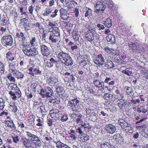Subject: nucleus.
<instances>
[{
	"instance_id": "nucleus-19",
	"label": "nucleus",
	"mask_w": 148,
	"mask_h": 148,
	"mask_svg": "<svg viewBox=\"0 0 148 148\" xmlns=\"http://www.w3.org/2000/svg\"><path fill=\"white\" fill-rule=\"evenodd\" d=\"M56 91L57 94L59 95H62L64 96L65 95V90L64 88L62 86H58L56 88Z\"/></svg>"
},
{
	"instance_id": "nucleus-45",
	"label": "nucleus",
	"mask_w": 148,
	"mask_h": 148,
	"mask_svg": "<svg viewBox=\"0 0 148 148\" xmlns=\"http://www.w3.org/2000/svg\"><path fill=\"white\" fill-rule=\"evenodd\" d=\"M5 100L2 98H0V109L3 110L4 108Z\"/></svg>"
},
{
	"instance_id": "nucleus-30",
	"label": "nucleus",
	"mask_w": 148,
	"mask_h": 148,
	"mask_svg": "<svg viewBox=\"0 0 148 148\" xmlns=\"http://www.w3.org/2000/svg\"><path fill=\"white\" fill-rule=\"evenodd\" d=\"M101 148H113L114 146L109 143L106 142L103 143L100 145Z\"/></svg>"
},
{
	"instance_id": "nucleus-47",
	"label": "nucleus",
	"mask_w": 148,
	"mask_h": 148,
	"mask_svg": "<svg viewBox=\"0 0 148 148\" xmlns=\"http://www.w3.org/2000/svg\"><path fill=\"white\" fill-rule=\"evenodd\" d=\"M60 118V120L61 121L63 122L66 121L68 119V115L67 114L63 115L62 114V115L61 116Z\"/></svg>"
},
{
	"instance_id": "nucleus-48",
	"label": "nucleus",
	"mask_w": 148,
	"mask_h": 148,
	"mask_svg": "<svg viewBox=\"0 0 148 148\" xmlns=\"http://www.w3.org/2000/svg\"><path fill=\"white\" fill-rule=\"evenodd\" d=\"M105 88H107V90H108L109 92H110L111 90V88L108 86H104V84H103V87H102V88H101L100 89H99L98 90L99 91H101V92H102L103 93H104L105 91H103L104 89Z\"/></svg>"
},
{
	"instance_id": "nucleus-21",
	"label": "nucleus",
	"mask_w": 148,
	"mask_h": 148,
	"mask_svg": "<svg viewBox=\"0 0 148 148\" xmlns=\"http://www.w3.org/2000/svg\"><path fill=\"white\" fill-rule=\"evenodd\" d=\"M114 66V64L112 61L108 60L105 63V67L107 69H112Z\"/></svg>"
},
{
	"instance_id": "nucleus-27",
	"label": "nucleus",
	"mask_w": 148,
	"mask_h": 148,
	"mask_svg": "<svg viewBox=\"0 0 148 148\" xmlns=\"http://www.w3.org/2000/svg\"><path fill=\"white\" fill-rule=\"evenodd\" d=\"M33 143L34 144L35 146L37 147H40L42 146V143L39 138L38 137L33 141Z\"/></svg>"
},
{
	"instance_id": "nucleus-4",
	"label": "nucleus",
	"mask_w": 148,
	"mask_h": 148,
	"mask_svg": "<svg viewBox=\"0 0 148 148\" xmlns=\"http://www.w3.org/2000/svg\"><path fill=\"white\" fill-rule=\"evenodd\" d=\"M118 123L121 126V127L123 131L127 132L132 133V127L131 125L123 119H120L118 121Z\"/></svg>"
},
{
	"instance_id": "nucleus-7",
	"label": "nucleus",
	"mask_w": 148,
	"mask_h": 148,
	"mask_svg": "<svg viewBox=\"0 0 148 148\" xmlns=\"http://www.w3.org/2000/svg\"><path fill=\"white\" fill-rule=\"evenodd\" d=\"M94 6L96 9L94 12H96L97 14L103 12L106 7V5L103 4V3L100 1H97L95 5H94Z\"/></svg>"
},
{
	"instance_id": "nucleus-57",
	"label": "nucleus",
	"mask_w": 148,
	"mask_h": 148,
	"mask_svg": "<svg viewBox=\"0 0 148 148\" xmlns=\"http://www.w3.org/2000/svg\"><path fill=\"white\" fill-rule=\"evenodd\" d=\"M36 38L35 37H32L30 41V43L32 47H33L35 45L34 43L36 42Z\"/></svg>"
},
{
	"instance_id": "nucleus-8",
	"label": "nucleus",
	"mask_w": 148,
	"mask_h": 148,
	"mask_svg": "<svg viewBox=\"0 0 148 148\" xmlns=\"http://www.w3.org/2000/svg\"><path fill=\"white\" fill-rule=\"evenodd\" d=\"M62 112L57 109H53L50 111L49 113L51 116L55 120H59L60 119L62 115Z\"/></svg>"
},
{
	"instance_id": "nucleus-54",
	"label": "nucleus",
	"mask_w": 148,
	"mask_h": 148,
	"mask_svg": "<svg viewBox=\"0 0 148 148\" xmlns=\"http://www.w3.org/2000/svg\"><path fill=\"white\" fill-rule=\"evenodd\" d=\"M22 28H24L25 27H30V24L29 22L21 24Z\"/></svg>"
},
{
	"instance_id": "nucleus-2",
	"label": "nucleus",
	"mask_w": 148,
	"mask_h": 148,
	"mask_svg": "<svg viewBox=\"0 0 148 148\" xmlns=\"http://www.w3.org/2000/svg\"><path fill=\"white\" fill-rule=\"evenodd\" d=\"M67 106L68 108L72 111L77 112H80L82 107V105L80 103V101L76 98L69 101Z\"/></svg>"
},
{
	"instance_id": "nucleus-23",
	"label": "nucleus",
	"mask_w": 148,
	"mask_h": 148,
	"mask_svg": "<svg viewBox=\"0 0 148 148\" xmlns=\"http://www.w3.org/2000/svg\"><path fill=\"white\" fill-rule=\"evenodd\" d=\"M106 39L108 41L110 42L112 44L114 43L115 41V37L113 35L111 34H108L106 37Z\"/></svg>"
},
{
	"instance_id": "nucleus-28",
	"label": "nucleus",
	"mask_w": 148,
	"mask_h": 148,
	"mask_svg": "<svg viewBox=\"0 0 148 148\" xmlns=\"http://www.w3.org/2000/svg\"><path fill=\"white\" fill-rule=\"evenodd\" d=\"M103 24L106 27L108 28L110 27L112 25V21L110 18H108L104 22Z\"/></svg>"
},
{
	"instance_id": "nucleus-3",
	"label": "nucleus",
	"mask_w": 148,
	"mask_h": 148,
	"mask_svg": "<svg viewBox=\"0 0 148 148\" xmlns=\"http://www.w3.org/2000/svg\"><path fill=\"white\" fill-rule=\"evenodd\" d=\"M36 49L31 46L29 44L25 45L23 48V51L24 54L29 57L34 56L36 55Z\"/></svg>"
},
{
	"instance_id": "nucleus-44",
	"label": "nucleus",
	"mask_w": 148,
	"mask_h": 148,
	"mask_svg": "<svg viewBox=\"0 0 148 148\" xmlns=\"http://www.w3.org/2000/svg\"><path fill=\"white\" fill-rule=\"evenodd\" d=\"M46 32L47 31H43L42 33V36H40V38L41 39L42 41L45 42H46L45 37Z\"/></svg>"
},
{
	"instance_id": "nucleus-15",
	"label": "nucleus",
	"mask_w": 148,
	"mask_h": 148,
	"mask_svg": "<svg viewBox=\"0 0 148 148\" xmlns=\"http://www.w3.org/2000/svg\"><path fill=\"white\" fill-rule=\"evenodd\" d=\"M58 61L55 60L54 58H51L49 59L47 63L46 62V64L45 65L49 68H51L53 67L54 64L58 63Z\"/></svg>"
},
{
	"instance_id": "nucleus-38",
	"label": "nucleus",
	"mask_w": 148,
	"mask_h": 148,
	"mask_svg": "<svg viewBox=\"0 0 148 148\" xmlns=\"http://www.w3.org/2000/svg\"><path fill=\"white\" fill-rule=\"evenodd\" d=\"M120 52L118 50H114L113 49H111V51L110 54L111 55L114 56H118L120 54Z\"/></svg>"
},
{
	"instance_id": "nucleus-42",
	"label": "nucleus",
	"mask_w": 148,
	"mask_h": 148,
	"mask_svg": "<svg viewBox=\"0 0 148 148\" xmlns=\"http://www.w3.org/2000/svg\"><path fill=\"white\" fill-rule=\"evenodd\" d=\"M92 10L88 8V9L86 10V11L85 14V16L86 17L88 16H89V17L91 18L92 16Z\"/></svg>"
},
{
	"instance_id": "nucleus-10",
	"label": "nucleus",
	"mask_w": 148,
	"mask_h": 148,
	"mask_svg": "<svg viewBox=\"0 0 148 148\" xmlns=\"http://www.w3.org/2000/svg\"><path fill=\"white\" fill-rule=\"evenodd\" d=\"M105 130L109 134H113L115 132L116 129L115 126L111 124H109L106 125Z\"/></svg>"
},
{
	"instance_id": "nucleus-55",
	"label": "nucleus",
	"mask_w": 148,
	"mask_h": 148,
	"mask_svg": "<svg viewBox=\"0 0 148 148\" xmlns=\"http://www.w3.org/2000/svg\"><path fill=\"white\" fill-rule=\"evenodd\" d=\"M111 49L112 48H110L108 47H104V50L106 53L110 54Z\"/></svg>"
},
{
	"instance_id": "nucleus-37",
	"label": "nucleus",
	"mask_w": 148,
	"mask_h": 148,
	"mask_svg": "<svg viewBox=\"0 0 148 148\" xmlns=\"http://www.w3.org/2000/svg\"><path fill=\"white\" fill-rule=\"evenodd\" d=\"M53 35H55L57 37H60V30L58 27H56L55 29L53 30Z\"/></svg>"
},
{
	"instance_id": "nucleus-50",
	"label": "nucleus",
	"mask_w": 148,
	"mask_h": 148,
	"mask_svg": "<svg viewBox=\"0 0 148 148\" xmlns=\"http://www.w3.org/2000/svg\"><path fill=\"white\" fill-rule=\"evenodd\" d=\"M19 137L17 135L15 136H12L13 141L14 143H16L19 141Z\"/></svg>"
},
{
	"instance_id": "nucleus-6",
	"label": "nucleus",
	"mask_w": 148,
	"mask_h": 148,
	"mask_svg": "<svg viewBox=\"0 0 148 148\" xmlns=\"http://www.w3.org/2000/svg\"><path fill=\"white\" fill-rule=\"evenodd\" d=\"M22 143L23 147L25 148H35V146L29 139L26 137L21 138L20 140Z\"/></svg>"
},
{
	"instance_id": "nucleus-64",
	"label": "nucleus",
	"mask_w": 148,
	"mask_h": 148,
	"mask_svg": "<svg viewBox=\"0 0 148 148\" xmlns=\"http://www.w3.org/2000/svg\"><path fill=\"white\" fill-rule=\"evenodd\" d=\"M37 121L38 122V123L37 124V125L38 126H41L42 125L43 121L41 120L40 119H38L37 120Z\"/></svg>"
},
{
	"instance_id": "nucleus-63",
	"label": "nucleus",
	"mask_w": 148,
	"mask_h": 148,
	"mask_svg": "<svg viewBox=\"0 0 148 148\" xmlns=\"http://www.w3.org/2000/svg\"><path fill=\"white\" fill-rule=\"evenodd\" d=\"M40 112L41 113H42L46 112V110L45 109L44 106H40Z\"/></svg>"
},
{
	"instance_id": "nucleus-39",
	"label": "nucleus",
	"mask_w": 148,
	"mask_h": 148,
	"mask_svg": "<svg viewBox=\"0 0 148 148\" xmlns=\"http://www.w3.org/2000/svg\"><path fill=\"white\" fill-rule=\"evenodd\" d=\"M73 37L75 41L78 40L79 35L77 32L74 31L73 32Z\"/></svg>"
},
{
	"instance_id": "nucleus-58",
	"label": "nucleus",
	"mask_w": 148,
	"mask_h": 148,
	"mask_svg": "<svg viewBox=\"0 0 148 148\" xmlns=\"http://www.w3.org/2000/svg\"><path fill=\"white\" fill-rule=\"evenodd\" d=\"M49 56V55L43 56L44 62L45 65L46 64V62L47 63L48 61L49 60V58L48 57Z\"/></svg>"
},
{
	"instance_id": "nucleus-1",
	"label": "nucleus",
	"mask_w": 148,
	"mask_h": 148,
	"mask_svg": "<svg viewBox=\"0 0 148 148\" xmlns=\"http://www.w3.org/2000/svg\"><path fill=\"white\" fill-rule=\"evenodd\" d=\"M57 57L62 63L66 66L70 67L73 64L72 58L68 53L62 51L58 53Z\"/></svg>"
},
{
	"instance_id": "nucleus-18",
	"label": "nucleus",
	"mask_w": 148,
	"mask_h": 148,
	"mask_svg": "<svg viewBox=\"0 0 148 148\" xmlns=\"http://www.w3.org/2000/svg\"><path fill=\"white\" fill-rule=\"evenodd\" d=\"M47 81L50 86H52L56 84L58 82V80L56 78L53 76H51L48 79Z\"/></svg>"
},
{
	"instance_id": "nucleus-40",
	"label": "nucleus",
	"mask_w": 148,
	"mask_h": 148,
	"mask_svg": "<svg viewBox=\"0 0 148 148\" xmlns=\"http://www.w3.org/2000/svg\"><path fill=\"white\" fill-rule=\"evenodd\" d=\"M16 36L17 38H21L23 40H25V38L22 32H21L20 33H17Z\"/></svg>"
},
{
	"instance_id": "nucleus-24",
	"label": "nucleus",
	"mask_w": 148,
	"mask_h": 148,
	"mask_svg": "<svg viewBox=\"0 0 148 148\" xmlns=\"http://www.w3.org/2000/svg\"><path fill=\"white\" fill-rule=\"evenodd\" d=\"M56 146L57 148H71L66 144L60 142H58L56 143Z\"/></svg>"
},
{
	"instance_id": "nucleus-34",
	"label": "nucleus",
	"mask_w": 148,
	"mask_h": 148,
	"mask_svg": "<svg viewBox=\"0 0 148 148\" xmlns=\"http://www.w3.org/2000/svg\"><path fill=\"white\" fill-rule=\"evenodd\" d=\"M93 42L94 45H98L99 42V36L98 34L96 36H93Z\"/></svg>"
},
{
	"instance_id": "nucleus-51",
	"label": "nucleus",
	"mask_w": 148,
	"mask_h": 148,
	"mask_svg": "<svg viewBox=\"0 0 148 148\" xmlns=\"http://www.w3.org/2000/svg\"><path fill=\"white\" fill-rule=\"evenodd\" d=\"M109 107V108L108 109L111 112H116V107L114 105L110 106V107Z\"/></svg>"
},
{
	"instance_id": "nucleus-62",
	"label": "nucleus",
	"mask_w": 148,
	"mask_h": 148,
	"mask_svg": "<svg viewBox=\"0 0 148 148\" xmlns=\"http://www.w3.org/2000/svg\"><path fill=\"white\" fill-rule=\"evenodd\" d=\"M49 39L51 41L52 43H56L57 42L56 39H54V38L51 36V34H50Z\"/></svg>"
},
{
	"instance_id": "nucleus-43",
	"label": "nucleus",
	"mask_w": 148,
	"mask_h": 148,
	"mask_svg": "<svg viewBox=\"0 0 148 148\" xmlns=\"http://www.w3.org/2000/svg\"><path fill=\"white\" fill-rule=\"evenodd\" d=\"M7 78L11 82H15V79L12 76V75L11 73L9 74L7 76Z\"/></svg>"
},
{
	"instance_id": "nucleus-12",
	"label": "nucleus",
	"mask_w": 148,
	"mask_h": 148,
	"mask_svg": "<svg viewBox=\"0 0 148 148\" xmlns=\"http://www.w3.org/2000/svg\"><path fill=\"white\" fill-rule=\"evenodd\" d=\"M104 98L108 102H113L116 99V95L109 93L104 94Z\"/></svg>"
},
{
	"instance_id": "nucleus-31",
	"label": "nucleus",
	"mask_w": 148,
	"mask_h": 148,
	"mask_svg": "<svg viewBox=\"0 0 148 148\" xmlns=\"http://www.w3.org/2000/svg\"><path fill=\"white\" fill-rule=\"evenodd\" d=\"M6 124L8 127L13 128L14 129L16 128V127L12 120H10L6 121Z\"/></svg>"
},
{
	"instance_id": "nucleus-33",
	"label": "nucleus",
	"mask_w": 148,
	"mask_h": 148,
	"mask_svg": "<svg viewBox=\"0 0 148 148\" xmlns=\"http://www.w3.org/2000/svg\"><path fill=\"white\" fill-rule=\"evenodd\" d=\"M115 93L117 94V96L119 100H121L124 97L123 94L121 93L120 90L116 89L115 90Z\"/></svg>"
},
{
	"instance_id": "nucleus-52",
	"label": "nucleus",
	"mask_w": 148,
	"mask_h": 148,
	"mask_svg": "<svg viewBox=\"0 0 148 148\" xmlns=\"http://www.w3.org/2000/svg\"><path fill=\"white\" fill-rule=\"evenodd\" d=\"M123 73L127 75L128 76H129L131 75L132 73V72L129 71V70H124L122 71Z\"/></svg>"
},
{
	"instance_id": "nucleus-46",
	"label": "nucleus",
	"mask_w": 148,
	"mask_h": 148,
	"mask_svg": "<svg viewBox=\"0 0 148 148\" xmlns=\"http://www.w3.org/2000/svg\"><path fill=\"white\" fill-rule=\"evenodd\" d=\"M14 83H11L9 84L8 88V89L10 90V91H15L16 90V88L14 87Z\"/></svg>"
},
{
	"instance_id": "nucleus-25",
	"label": "nucleus",
	"mask_w": 148,
	"mask_h": 148,
	"mask_svg": "<svg viewBox=\"0 0 148 148\" xmlns=\"http://www.w3.org/2000/svg\"><path fill=\"white\" fill-rule=\"evenodd\" d=\"M26 133L27 136L29 139H30L31 141H33L37 137L35 135L32 134L28 132H26Z\"/></svg>"
},
{
	"instance_id": "nucleus-35",
	"label": "nucleus",
	"mask_w": 148,
	"mask_h": 148,
	"mask_svg": "<svg viewBox=\"0 0 148 148\" xmlns=\"http://www.w3.org/2000/svg\"><path fill=\"white\" fill-rule=\"evenodd\" d=\"M85 37L88 41L89 42H92V33L90 32L86 34L85 35Z\"/></svg>"
},
{
	"instance_id": "nucleus-41",
	"label": "nucleus",
	"mask_w": 148,
	"mask_h": 148,
	"mask_svg": "<svg viewBox=\"0 0 148 148\" xmlns=\"http://www.w3.org/2000/svg\"><path fill=\"white\" fill-rule=\"evenodd\" d=\"M52 9L50 8H46L43 15L44 16H48L52 12Z\"/></svg>"
},
{
	"instance_id": "nucleus-59",
	"label": "nucleus",
	"mask_w": 148,
	"mask_h": 148,
	"mask_svg": "<svg viewBox=\"0 0 148 148\" xmlns=\"http://www.w3.org/2000/svg\"><path fill=\"white\" fill-rule=\"evenodd\" d=\"M9 70L10 72H11V73L13 72L15 73L16 71L15 68L13 65L10 66Z\"/></svg>"
},
{
	"instance_id": "nucleus-13",
	"label": "nucleus",
	"mask_w": 148,
	"mask_h": 148,
	"mask_svg": "<svg viewBox=\"0 0 148 148\" xmlns=\"http://www.w3.org/2000/svg\"><path fill=\"white\" fill-rule=\"evenodd\" d=\"M116 144L120 145L123 142V139L122 136L119 134H116L113 136Z\"/></svg>"
},
{
	"instance_id": "nucleus-60",
	"label": "nucleus",
	"mask_w": 148,
	"mask_h": 148,
	"mask_svg": "<svg viewBox=\"0 0 148 148\" xmlns=\"http://www.w3.org/2000/svg\"><path fill=\"white\" fill-rule=\"evenodd\" d=\"M87 135L86 134H83V135H81V138H82V141H83V138L84 139V140H88V138L87 137Z\"/></svg>"
},
{
	"instance_id": "nucleus-61",
	"label": "nucleus",
	"mask_w": 148,
	"mask_h": 148,
	"mask_svg": "<svg viewBox=\"0 0 148 148\" xmlns=\"http://www.w3.org/2000/svg\"><path fill=\"white\" fill-rule=\"evenodd\" d=\"M15 92L16 93V95L18 97H20L21 95V92L20 90H17V89L15 90Z\"/></svg>"
},
{
	"instance_id": "nucleus-56",
	"label": "nucleus",
	"mask_w": 148,
	"mask_h": 148,
	"mask_svg": "<svg viewBox=\"0 0 148 148\" xmlns=\"http://www.w3.org/2000/svg\"><path fill=\"white\" fill-rule=\"evenodd\" d=\"M73 12L75 14V17H77L79 16V10L77 8H75L73 11Z\"/></svg>"
},
{
	"instance_id": "nucleus-20",
	"label": "nucleus",
	"mask_w": 148,
	"mask_h": 148,
	"mask_svg": "<svg viewBox=\"0 0 148 148\" xmlns=\"http://www.w3.org/2000/svg\"><path fill=\"white\" fill-rule=\"evenodd\" d=\"M14 76L17 79H20L21 80L24 77V74L18 70H16L15 73H13Z\"/></svg>"
},
{
	"instance_id": "nucleus-26",
	"label": "nucleus",
	"mask_w": 148,
	"mask_h": 148,
	"mask_svg": "<svg viewBox=\"0 0 148 148\" xmlns=\"http://www.w3.org/2000/svg\"><path fill=\"white\" fill-rule=\"evenodd\" d=\"M93 84L95 85L97 88H102V87H103V84L104 83L103 82H100L98 80H96L93 82Z\"/></svg>"
},
{
	"instance_id": "nucleus-53",
	"label": "nucleus",
	"mask_w": 148,
	"mask_h": 148,
	"mask_svg": "<svg viewBox=\"0 0 148 148\" xmlns=\"http://www.w3.org/2000/svg\"><path fill=\"white\" fill-rule=\"evenodd\" d=\"M59 99L58 98V99H52L51 100L50 102L54 104H58L60 102Z\"/></svg>"
},
{
	"instance_id": "nucleus-16",
	"label": "nucleus",
	"mask_w": 148,
	"mask_h": 148,
	"mask_svg": "<svg viewBox=\"0 0 148 148\" xmlns=\"http://www.w3.org/2000/svg\"><path fill=\"white\" fill-rule=\"evenodd\" d=\"M118 106L120 109H126L128 107V105L126 101H125L124 100L121 101L118 103Z\"/></svg>"
},
{
	"instance_id": "nucleus-11",
	"label": "nucleus",
	"mask_w": 148,
	"mask_h": 148,
	"mask_svg": "<svg viewBox=\"0 0 148 148\" xmlns=\"http://www.w3.org/2000/svg\"><path fill=\"white\" fill-rule=\"evenodd\" d=\"M104 61V58L101 54L98 55L94 60L95 63L99 66L103 65Z\"/></svg>"
},
{
	"instance_id": "nucleus-22",
	"label": "nucleus",
	"mask_w": 148,
	"mask_h": 148,
	"mask_svg": "<svg viewBox=\"0 0 148 148\" xmlns=\"http://www.w3.org/2000/svg\"><path fill=\"white\" fill-rule=\"evenodd\" d=\"M86 114L89 119L92 121V108H88L86 109Z\"/></svg>"
},
{
	"instance_id": "nucleus-32",
	"label": "nucleus",
	"mask_w": 148,
	"mask_h": 148,
	"mask_svg": "<svg viewBox=\"0 0 148 148\" xmlns=\"http://www.w3.org/2000/svg\"><path fill=\"white\" fill-rule=\"evenodd\" d=\"M10 108L12 111L14 113H16L17 110V108L15 104L14 103H10Z\"/></svg>"
},
{
	"instance_id": "nucleus-14",
	"label": "nucleus",
	"mask_w": 148,
	"mask_h": 148,
	"mask_svg": "<svg viewBox=\"0 0 148 148\" xmlns=\"http://www.w3.org/2000/svg\"><path fill=\"white\" fill-rule=\"evenodd\" d=\"M60 17L64 20H66L68 19L69 17V15L68 14L67 11L65 9L62 8L60 10Z\"/></svg>"
},
{
	"instance_id": "nucleus-29",
	"label": "nucleus",
	"mask_w": 148,
	"mask_h": 148,
	"mask_svg": "<svg viewBox=\"0 0 148 148\" xmlns=\"http://www.w3.org/2000/svg\"><path fill=\"white\" fill-rule=\"evenodd\" d=\"M125 89V91L126 95L130 96L132 95L133 90L131 87L129 86H126Z\"/></svg>"
},
{
	"instance_id": "nucleus-49",
	"label": "nucleus",
	"mask_w": 148,
	"mask_h": 148,
	"mask_svg": "<svg viewBox=\"0 0 148 148\" xmlns=\"http://www.w3.org/2000/svg\"><path fill=\"white\" fill-rule=\"evenodd\" d=\"M5 66L3 64L0 62V73H3L5 72Z\"/></svg>"
},
{
	"instance_id": "nucleus-36",
	"label": "nucleus",
	"mask_w": 148,
	"mask_h": 148,
	"mask_svg": "<svg viewBox=\"0 0 148 148\" xmlns=\"http://www.w3.org/2000/svg\"><path fill=\"white\" fill-rule=\"evenodd\" d=\"M9 94L13 100H16L17 97L16 95L15 91H10Z\"/></svg>"
},
{
	"instance_id": "nucleus-17",
	"label": "nucleus",
	"mask_w": 148,
	"mask_h": 148,
	"mask_svg": "<svg viewBox=\"0 0 148 148\" xmlns=\"http://www.w3.org/2000/svg\"><path fill=\"white\" fill-rule=\"evenodd\" d=\"M128 46L130 48V50L136 53L137 51V49L136 45L135 43H133L132 42H130L128 43Z\"/></svg>"
},
{
	"instance_id": "nucleus-9",
	"label": "nucleus",
	"mask_w": 148,
	"mask_h": 148,
	"mask_svg": "<svg viewBox=\"0 0 148 148\" xmlns=\"http://www.w3.org/2000/svg\"><path fill=\"white\" fill-rule=\"evenodd\" d=\"M40 44L41 51L43 56L49 55L51 53L50 49L46 46L41 44V41L39 42Z\"/></svg>"
},
{
	"instance_id": "nucleus-5",
	"label": "nucleus",
	"mask_w": 148,
	"mask_h": 148,
	"mask_svg": "<svg viewBox=\"0 0 148 148\" xmlns=\"http://www.w3.org/2000/svg\"><path fill=\"white\" fill-rule=\"evenodd\" d=\"M1 43L3 45L8 47L13 44V38L10 35L3 36L1 39Z\"/></svg>"
}]
</instances>
